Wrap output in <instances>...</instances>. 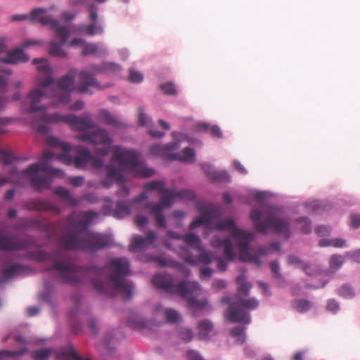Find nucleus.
<instances>
[{
	"instance_id": "obj_63",
	"label": "nucleus",
	"mask_w": 360,
	"mask_h": 360,
	"mask_svg": "<svg viewBox=\"0 0 360 360\" xmlns=\"http://www.w3.org/2000/svg\"><path fill=\"white\" fill-rule=\"evenodd\" d=\"M316 231L319 235H320L321 236H327L330 233V229L329 227H328L327 226L321 225V226H319L316 228Z\"/></svg>"
},
{
	"instance_id": "obj_33",
	"label": "nucleus",
	"mask_w": 360,
	"mask_h": 360,
	"mask_svg": "<svg viewBox=\"0 0 360 360\" xmlns=\"http://www.w3.org/2000/svg\"><path fill=\"white\" fill-rule=\"evenodd\" d=\"M183 240L187 245L197 250H202L201 240L197 235L192 233H187L183 236Z\"/></svg>"
},
{
	"instance_id": "obj_62",
	"label": "nucleus",
	"mask_w": 360,
	"mask_h": 360,
	"mask_svg": "<svg viewBox=\"0 0 360 360\" xmlns=\"http://www.w3.org/2000/svg\"><path fill=\"white\" fill-rule=\"evenodd\" d=\"M89 20L92 22H97L98 20V13H97V8L94 4L91 6L90 11H89Z\"/></svg>"
},
{
	"instance_id": "obj_5",
	"label": "nucleus",
	"mask_w": 360,
	"mask_h": 360,
	"mask_svg": "<svg viewBox=\"0 0 360 360\" xmlns=\"http://www.w3.org/2000/svg\"><path fill=\"white\" fill-rule=\"evenodd\" d=\"M153 285L158 288L164 290L172 295H179L188 300L189 308L192 310L194 316L198 315V312L205 309L207 304V300H197L195 297L198 296L202 291L200 284L198 282L181 281L176 283L174 278L169 274H156L152 279Z\"/></svg>"
},
{
	"instance_id": "obj_21",
	"label": "nucleus",
	"mask_w": 360,
	"mask_h": 360,
	"mask_svg": "<svg viewBox=\"0 0 360 360\" xmlns=\"http://www.w3.org/2000/svg\"><path fill=\"white\" fill-rule=\"evenodd\" d=\"M79 78L80 84L77 87V91L79 93L84 94L89 92V87H94L99 90L105 88L99 84L92 74L88 72H81L79 75Z\"/></svg>"
},
{
	"instance_id": "obj_14",
	"label": "nucleus",
	"mask_w": 360,
	"mask_h": 360,
	"mask_svg": "<svg viewBox=\"0 0 360 360\" xmlns=\"http://www.w3.org/2000/svg\"><path fill=\"white\" fill-rule=\"evenodd\" d=\"M98 215L95 211L73 212L68 218V224L70 227L78 229L79 236L87 231L90 223ZM69 229L67 230V231ZM72 232H74L71 230Z\"/></svg>"
},
{
	"instance_id": "obj_60",
	"label": "nucleus",
	"mask_w": 360,
	"mask_h": 360,
	"mask_svg": "<svg viewBox=\"0 0 360 360\" xmlns=\"http://www.w3.org/2000/svg\"><path fill=\"white\" fill-rule=\"evenodd\" d=\"M148 199V196L145 192L141 193L139 195L136 196L134 199H131L129 200V204L130 206H132L135 204H138L141 202L143 200H146Z\"/></svg>"
},
{
	"instance_id": "obj_46",
	"label": "nucleus",
	"mask_w": 360,
	"mask_h": 360,
	"mask_svg": "<svg viewBox=\"0 0 360 360\" xmlns=\"http://www.w3.org/2000/svg\"><path fill=\"white\" fill-rule=\"evenodd\" d=\"M165 314L166 320L169 323H176L181 318L180 314L176 310L171 308H167Z\"/></svg>"
},
{
	"instance_id": "obj_42",
	"label": "nucleus",
	"mask_w": 360,
	"mask_h": 360,
	"mask_svg": "<svg viewBox=\"0 0 360 360\" xmlns=\"http://www.w3.org/2000/svg\"><path fill=\"white\" fill-rule=\"evenodd\" d=\"M27 352V349L18 351L0 350V360L7 359L11 357H18Z\"/></svg>"
},
{
	"instance_id": "obj_47",
	"label": "nucleus",
	"mask_w": 360,
	"mask_h": 360,
	"mask_svg": "<svg viewBox=\"0 0 360 360\" xmlns=\"http://www.w3.org/2000/svg\"><path fill=\"white\" fill-rule=\"evenodd\" d=\"M98 44H85L82 52V56H89L96 54L99 50Z\"/></svg>"
},
{
	"instance_id": "obj_54",
	"label": "nucleus",
	"mask_w": 360,
	"mask_h": 360,
	"mask_svg": "<svg viewBox=\"0 0 360 360\" xmlns=\"http://www.w3.org/2000/svg\"><path fill=\"white\" fill-rule=\"evenodd\" d=\"M160 89L166 94H169V95L176 94V91L175 86L171 82L160 85Z\"/></svg>"
},
{
	"instance_id": "obj_37",
	"label": "nucleus",
	"mask_w": 360,
	"mask_h": 360,
	"mask_svg": "<svg viewBox=\"0 0 360 360\" xmlns=\"http://www.w3.org/2000/svg\"><path fill=\"white\" fill-rule=\"evenodd\" d=\"M236 283L239 285L238 292L243 295H248L251 289V284L245 281V276L240 275L236 278Z\"/></svg>"
},
{
	"instance_id": "obj_19",
	"label": "nucleus",
	"mask_w": 360,
	"mask_h": 360,
	"mask_svg": "<svg viewBox=\"0 0 360 360\" xmlns=\"http://www.w3.org/2000/svg\"><path fill=\"white\" fill-rule=\"evenodd\" d=\"M24 208L29 211H51L56 214H60L61 212V210L58 206L40 198L31 202H25Z\"/></svg>"
},
{
	"instance_id": "obj_7",
	"label": "nucleus",
	"mask_w": 360,
	"mask_h": 360,
	"mask_svg": "<svg viewBox=\"0 0 360 360\" xmlns=\"http://www.w3.org/2000/svg\"><path fill=\"white\" fill-rule=\"evenodd\" d=\"M46 12V9L45 8H35L31 12L30 20L32 22H39L42 25H49L54 31L55 36L60 39V43L58 44L53 41H51L49 53L53 56L65 57L67 54L63 49L62 46L66 44L70 34V30L66 26H60L58 20L44 15Z\"/></svg>"
},
{
	"instance_id": "obj_26",
	"label": "nucleus",
	"mask_w": 360,
	"mask_h": 360,
	"mask_svg": "<svg viewBox=\"0 0 360 360\" xmlns=\"http://www.w3.org/2000/svg\"><path fill=\"white\" fill-rule=\"evenodd\" d=\"M201 168L206 175H207L211 179L214 181H220L224 179L225 177L229 181L230 177L226 173H221L214 170L213 167L210 164H202Z\"/></svg>"
},
{
	"instance_id": "obj_56",
	"label": "nucleus",
	"mask_w": 360,
	"mask_h": 360,
	"mask_svg": "<svg viewBox=\"0 0 360 360\" xmlns=\"http://www.w3.org/2000/svg\"><path fill=\"white\" fill-rule=\"evenodd\" d=\"M148 222V218L141 214H137L134 217V223L140 228L143 227Z\"/></svg>"
},
{
	"instance_id": "obj_34",
	"label": "nucleus",
	"mask_w": 360,
	"mask_h": 360,
	"mask_svg": "<svg viewBox=\"0 0 360 360\" xmlns=\"http://www.w3.org/2000/svg\"><path fill=\"white\" fill-rule=\"evenodd\" d=\"M130 207L127 205L124 202L120 201L117 202L113 215L118 218L122 219L130 214Z\"/></svg>"
},
{
	"instance_id": "obj_55",
	"label": "nucleus",
	"mask_w": 360,
	"mask_h": 360,
	"mask_svg": "<svg viewBox=\"0 0 360 360\" xmlns=\"http://www.w3.org/2000/svg\"><path fill=\"white\" fill-rule=\"evenodd\" d=\"M0 159L6 165H9L12 162V154L6 150L0 149Z\"/></svg>"
},
{
	"instance_id": "obj_6",
	"label": "nucleus",
	"mask_w": 360,
	"mask_h": 360,
	"mask_svg": "<svg viewBox=\"0 0 360 360\" xmlns=\"http://www.w3.org/2000/svg\"><path fill=\"white\" fill-rule=\"evenodd\" d=\"M110 238L106 234L86 231L79 236L77 232L68 230L59 240L60 247L66 250H82L94 252L108 247Z\"/></svg>"
},
{
	"instance_id": "obj_15",
	"label": "nucleus",
	"mask_w": 360,
	"mask_h": 360,
	"mask_svg": "<svg viewBox=\"0 0 360 360\" xmlns=\"http://www.w3.org/2000/svg\"><path fill=\"white\" fill-rule=\"evenodd\" d=\"M57 158L67 165L74 164L77 169H85L92 160V154L88 149L78 146L77 155L74 158H72L68 153H61L57 156Z\"/></svg>"
},
{
	"instance_id": "obj_49",
	"label": "nucleus",
	"mask_w": 360,
	"mask_h": 360,
	"mask_svg": "<svg viewBox=\"0 0 360 360\" xmlns=\"http://www.w3.org/2000/svg\"><path fill=\"white\" fill-rule=\"evenodd\" d=\"M51 349H41L37 350L33 354V358L34 360H46L52 353Z\"/></svg>"
},
{
	"instance_id": "obj_20",
	"label": "nucleus",
	"mask_w": 360,
	"mask_h": 360,
	"mask_svg": "<svg viewBox=\"0 0 360 360\" xmlns=\"http://www.w3.org/2000/svg\"><path fill=\"white\" fill-rule=\"evenodd\" d=\"M30 247L27 240H18L13 237L4 236L0 234V250H24Z\"/></svg>"
},
{
	"instance_id": "obj_36",
	"label": "nucleus",
	"mask_w": 360,
	"mask_h": 360,
	"mask_svg": "<svg viewBox=\"0 0 360 360\" xmlns=\"http://www.w3.org/2000/svg\"><path fill=\"white\" fill-rule=\"evenodd\" d=\"M32 63L37 65V69L45 75H49L50 67L48 60L45 58H35Z\"/></svg>"
},
{
	"instance_id": "obj_58",
	"label": "nucleus",
	"mask_w": 360,
	"mask_h": 360,
	"mask_svg": "<svg viewBox=\"0 0 360 360\" xmlns=\"http://www.w3.org/2000/svg\"><path fill=\"white\" fill-rule=\"evenodd\" d=\"M212 270L207 266H202L200 269V276L202 279H208L211 277Z\"/></svg>"
},
{
	"instance_id": "obj_30",
	"label": "nucleus",
	"mask_w": 360,
	"mask_h": 360,
	"mask_svg": "<svg viewBox=\"0 0 360 360\" xmlns=\"http://www.w3.org/2000/svg\"><path fill=\"white\" fill-rule=\"evenodd\" d=\"M79 32H85L87 35L101 34L103 33V30L101 25L98 22H92L89 25H83L77 29Z\"/></svg>"
},
{
	"instance_id": "obj_32",
	"label": "nucleus",
	"mask_w": 360,
	"mask_h": 360,
	"mask_svg": "<svg viewBox=\"0 0 360 360\" xmlns=\"http://www.w3.org/2000/svg\"><path fill=\"white\" fill-rule=\"evenodd\" d=\"M100 117L108 125L115 127H120L121 126V122L107 110H102L100 112Z\"/></svg>"
},
{
	"instance_id": "obj_27",
	"label": "nucleus",
	"mask_w": 360,
	"mask_h": 360,
	"mask_svg": "<svg viewBox=\"0 0 360 360\" xmlns=\"http://www.w3.org/2000/svg\"><path fill=\"white\" fill-rule=\"evenodd\" d=\"M117 163L119 164V167H117L112 164H110L105 166V169L107 172L108 176L113 179L114 180L121 181L123 178L122 172L124 170H127V169L123 168L119 162Z\"/></svg>"
},
{
	"instance_id": "obj_24",
	"label": "nucleus",
	"mask_w": 360,
	"mask_h": 360,
	"mask_svg": "<svg viewBox=\"0 0 360 360\" xmlns=\"http://www.w3.org/2000/svg\"><path fill=\"white\" fill-rule=\"evenodd\" d=\"M194 130L197 132H207L210 131L212 136L217 138L222 137L220 128L217 125H212V127H210L208 124L200 122L195 124Z\"/></svg>"
},
{
	"instance_id": "obj_38",
	"label": "nucleus",
	"mask_w": 360,
	"mask_h": 360,
	"mask_svg": "<svg viewBox=\"0 0 360 360\" xmlns=\"http://www.w3.org/2000/svg\"><path fill=\"white\" fill-rule=\"evenodd\" d=\"M292 304L293 308L300 313L306 312L311 306L309 301L303 299L295 300Z\"/></svg>"
},
{
	"instance_id": "obj_25",
	"label": "nucleus",
	"mask_w": 360,
	"mask_h": 360,
	"mask_svg": "<svg viewBox=\"0 0 360 360\" xmlns=\"http://www.w3.org/2000/svg\"><path fill=\"white\" fill-rule=\"evenodd\" d=\"M54 193L60 197L63 201L68 205L75 207L77 201L70 195L68 189L59 186L54 190Z\"/></svg>"
},
{
	"instance_id": "obj_1",
	"label": "nucleus",
	"mask_w": 360,
	"mask_h": 360,
	"mask_svg": "<svg viewBox=\"0 0 360 360\" xmlns=\"http://www.w3.org/2000/svg\"><path fill=\"white\" fill-rule=\"evenodd\" d=\"M49 259L53 264L47 270L58 271L59 278L63 282L77 285L94 276L91 279V283L97 292L110 295L108 290L110 289L121 293L125 300L132 297L134 287L131 282L125 278V276L130 274L129 263L127 258H113L108 262L106 267L110 275L105 282L102 281L104 274L103 269L96 266L81 268L72 262L62 260L63 257L60 250L51 255L46 252H40L37 255V259L39 261H46Z\"/></svg>"
},
{
	"instance_id": "obj_53",
	"label": "nucleus",
	"mask_w": 360,
	"mask_h": 360,
	"mask_svg": "<svg viewBox=\"0 0 360 360\" xmlns=\"http://www.w3.org/2000/svg\"><path fill=\"white\" fill-rule=\"evenodd\" d=\"M297 222L303 223V226L301 227V231L303 233L307 234L311 231V222L306 217H301L298 219Z\"/></svg>"
},
{
	"instance_id": "obj_44",
	"label": "nucleus",
	"mask_w": 360,
	"mask_h": 360,
	"mask_svg": "<svg viewBox=\"0 0 360 360\" xmlns=\"http://www.w3.org/2000/svg\"><path fill=\"white\" fill-rule=\"evenodd\" d=\"M338 295L347 299H351L354 297L355 293L353 288L347 285H342L338 290Z\"/></svg>"
},
{
	"instance_id": "obj_57",
	"label": "nucleus",
	"mask_w": 360,
	"mask_h": 360,
	"mask_svg": "<svg viewBox=\"0 0 360 360\" xmlns=\"http://www.w3.org/2000/svg\"><path fill=\"white\" fill-rule=\"evenodd\" d=\"M271 271L277 279L281 278V274L279 273V264L277 261H274L270 265Z\"/></svg>"
},
{
	"instance_id": "obj_29",
	"label": "nucleus",
	"mask_w": 360,
	"mask_h": 360,
	"mask_svg": "<svg viewBox=\"0 0 360 360\" xmlns=\"http://www.w3.org/2000/svg\"><path fill=\"white\" fill-rule=\"evenodd\" d=\"M64 360H89V359H84L80 356L74 349L73 346L70 345L67 348L64 349L58 355Z\"/></svg>"
},
{
	"instance_id": "obj_35",
	"label": "nucleus",
	"mask_w": 360,
	"mask_h": 360,
	"mask_svg": "<svg viewBox=\"0 0 360 360\" xmlns=\"http://www.w3.org/2000/svg\"><path fill=\"white\" fill-rule=\"evenodd\" d=\"M47 143L51 146L60 148L63 152V153H68V152L71 150L70 144L68 143H61L54 136H49L47 139Z\"/></svg>"
},
{
	"instance_id": "obj_28",
	"label": "nucleus",
	"mask_w": 360,
	"mask_h": 360,
	"mask_svg": "<svg viewBox=\"0 0 360 360\" xmlns=\"http://www.w3.org/2000/svg\"><path fill=\"white\" fill-rule=\"evenodd\" d=\"M198 329L199 339L205 340L208 338L210 333L212 331L213 324L210 321L205 319L198 323Z\"/></svg>"
},
{
	"instance_id": "obj_9",
	"label": "nucleus",
	"mask_w": 360,
	"mask_h": 360,
	"mask_svg": "<svg viewBox=\"0 0 360 360\" xmlns=\"http://www.w3.org/2000/svg\"><path fill=\"white\" fill-rule=\"evenodd\" d=\"M112 162H119L123 168L135 172L139 176L148 178L155 174L153 169L147 167L139 161L138 154L134 150L115 146L111 156Z\"/></svg>"
},
{
	"instance_id": "obj_45",
	"label": "nucleus",
	"mask_w": 360,
	"mask_h": 360,
	"mask_svg": "<svg viewBox=\"0 0 360 360\" xmlns=\"http://www.w3.org/2000/svg\"><path fill=\"white\" fill-rule=\"evenodd\" d=\"M342 264V257L341 255H334L330 257V270L334 273L335 272Z\"/></svg>"
},
{
	"instance_id": "obj_23",
	"label": "nucleus",
	"mask_w": 360,
	"mask_h": 360,
	"mask_svg": "<svg viewBox=\"0 0 360 360\" xmlns=\"http://www.w3.org/2000/svg\"><path fill=\"white\" fill-rule=\"evenodd\" d=\"M29 57L25 54L22 49H15L8 53L7 57L1 58L4 63L16 64L19 62H27Z\"/></svg>"
},
{
	"instance_id": "obj_52",
	"label": "nucleus",
	"mask_w": 360,
	"mask_h": 360,
	"mask_svg": "<svg viewBox=\"0 0 360 360\" xmlns=\"http://www.w3.org/2000/svg\"><path fill=\"white\" fill-rule=\"evenodd\" d=\"M143 79V75L138 71L131 70L129 75V80L133 83L141 82Z\"/></svg>"
},
{
	"instance_id": "obj_10",
	"label": "nucleus",
	"mask_w": 360,
	"mask_h": 360,
	"mask_svg": "<svg viewBox=\"0 0 360 360\" xmlns=\"http://www.w3.org/2000/svg\"><path fill=\"white\" fill-rule=\"evenodd\" d=\"M160 200L158 203H152L148 202L146 204L144 208L149 210V214L154 216L155 219L156 226L158 228H166V220L163 214V210L170 207L174 200L177 197H188L192 198L193 193L188 190H182L176 191L165 188L162 192L160 193Z\"/></svg>"
},
{
	"instance_id": "obj_31",
	"label": "nucleus",
	"mask_w": 360,
	"mask_h": 360,
	"mask_svg": "<svg viewBox=\"0 0 360 360\" xmlns=\"http://www.w3.org/2000/svg\"><path fill=\"white\" fill-rule=\"evenodd\" d=\"M39 222L32 218H22L20 221L14 225V229L17 231L27 229L31 227L37 226Z\"/></svg>"
},
{
	"instance_id": "obj_43",
	"label": "nucleus",
	"mask_w": 360,
	"mask_h": 360,
	"mask_svg": "<svg viewBox=\"0 0 360 360\" xmlns=\"http://www.w3.org/2000/svg\"><path fill=\"white\" fill-rule=\"evenodd\" d=\"M22 266L19 264H13L2 271V274L6 278H12L21 271Z\"/></svg>"
},
{
	"instance_id": "obj_8",
	"label": "nucleus",
	"mask_w": 360,
	"mask_h": 360,
	"mask_svg": "<svg viewBox=\"0 0 360 360\" xmlns=\"http://www.w3.org/2000/svg\"><path fill=\"white\" fill-rule=\"evenodd\" d=\"M279 212L278 208L270 207L266 217L263 221H261L262 212L257 208L252 209L250 213V219L256 232L266 234L269 229H271L288 238L290 234V224L286 220L276 216Z\"/></svg>"
},
{
	"instance_id": "obj_16",
	"label": "nucleus",
	"mask_w": 360,
	"mask_h": 360,
	"mask_svg": "<svg viewBox=\"0 0 360 360\" xmlns=\"http://www.w3.org/2000/svg\"><path fill=\"white\" fill-rule=\"evenodd\" d=\"M77 137L83 141L94 145L103 144L110 146L112 139L108 132L103 129H98L91 132H82Z\"/></svg>"
},
{
	"instance_id": "obj_22",
	"label": "nucleus",
	"mask_w": 360,
	"mask_h": 360,
	"mask_svg": "<svg viewBox=\"0 0 360 360\" xmlns=\"http://www.w3.org/2000/svg\"><path fill=\"white\" fill-rule=\"evenodd\" d=\"M210 243L214 248H223L224 255L229 262L233 260L235 258V253L233 250V243L230 238H226L221 240L218 236H214L211 239Z\"/></svg>"
},
{
	"instance_id": "obj_4",
	"label": "nucleus",
	"mask_w": 360,
	"mask_h": 360,
	"mask_svg": "<svg viewBox=\"0 0 360 360\" xmlns=\"http://www.w3.org/2000/svg\"><path fill=\"white\" fill-rule=\"evenodd\" d=\"M54 157L53 152L46 150L42 155V162L34 163L21 172L15 168L12 169L9 177H0V188L8 182L20 184V176H22L29 178L33 186L37 190L49 188L51 184L52 177L63 178L64 176L61 169L52 168L49 165L48 160Z\"/></svg>"
},
{
	"instance_id": "obj_50",
	"label": "nucleus",
	"mask_w": 360,
	"mask_h": 360,
	"mask_svg": "<svg viewBox=\"0 0 360 360\" xmlns=\"http://www.w3.org/2000/svg\"><path fill=\"white\" fill-rule=\"evenodd\" d=\"M179 335L180 339L185 342H190L193 337L192 330L188 328L180 329L179 331Z\"/></svg>"
},
{
	"instance_id": "obj_2",
	"label": "nucleus",
	"mask_w": 360,
	"mask_h": 360,
	"mask_svg": "<svg viewBox=\"0 0 360 360\" xmlns=\"http://www.w3.org/2000/svg\"><path fill=\"white\" fill-rule=\"evenodd\" d=\"M220 210L214 207L208 206L204 213L195 218L190 224L189 229L193 230L201 225L205 226V236H208L211 231L229 230L231 237L234 240L236 246L239 251L240 259L243 262H250L257 266L262 264L260 257L268 254L269 249L274 251L280 250V243L278 241H274L269 244V248H259L255 255L248 252L249 245L254 238V233L249 231L239 229L235 221L231 219H224L214 223V219L220 216Z\"/></svg>"
},
{
	"instance_id": "obj_17",
	"label": "nucleus",
	"mask_w": 360,
	"mask_h": 360,
	"mask_svg": "<svg viewBox=\"0 0 360 360\" xmlns=\"http://www.w3.org/2000/svg\"><path fill=\"white\" fill-rule=\"evenodd\" d=\"M200 255L195 257L186 247H182L180 256L188 264L197 265L199 263L208 264L212 262L214 254L205 250L202 247V250H198Z\"/></svg>"
},
{
	"instance_id": "obj_64",
	"label": "nucleus",
	"mask_w": 360,
	"mask_h": 360,
	"mask_svg": "<svg viewBox=\"0 0 360 360\" xmlns=\"http://www.w3.org/2000/svg\"><path fill=\"white\" fill-rule=\"evenodd\" d=\"M351 224L354 229H357L360 226V214L351 215Z\"/></svg>"
},
{
	"instance_id": "obj_39",
	"label": "nucleus",
	"mask_w": 360,
	"mask_h": 360,
	"mask_svg": "<svg viewBox=\"0 0 360 360\" xmlns=\"http://www.w3.org/2000/svg\"><path fill=\"white\" fill-rule=\"evenodd\" d=\"M245 328L236 326L231 331V335L236 338V342L239 345H243L245 342Z\"/></svg>"
},
{
	"instance_id": "obj_11",
	"label": "nucleus",
	"mask_w": 360,
	"mask_h": 360,
	"mask_svg": "<svg viewBox=\"0 0 360 360\" xmlns=\"http://www.w3.org/2000/svg\"><path fill=\"white\" fill-rule=\"evenodd\" d=\"M41 120L45 122L56 124L64 122L70 125L72 129L76 131H84L87 129H92L95 127V123L89 113H85L79 117L75 115H61L60 113L42 115Z\"/></svg>"
},
{
	"instance_id": "obj_13",
	"label": "nucleus",
	"mask_w": 360,
	"mask_h": 360,
	"mask_svg": "<svg viewBox=\"0 0 360 360\" xmlns=\"http://www.w3.org/2000/svg\"><path fill=\"white\" fill-rule=\"evenodd\" d=\"M258 305V301L254 298L243 299L238 302H232L226 311L225 315L229 321L232 323L249 324L251 321L250 317L244 310V308L255 309Z\"/></svg>"
},
{
	"instance_id": "obj_18",
	"label": "nucleus",
	"mask_w": 360,
	"mask_h": 360,
	"mask_svg": "<svg viewBox=\"0 0 360 360\" xmlns=\"http://www.w3.org/2000/svg\"><path fill=\"white\" fill-rule=\"evenodd\" d=\"M156 238L155 232L151 230L147 232L146 238L141 236H135L133 237L131 243L129 246V250L131 252L145 250L149 245L153 244Z\"/></svg>"
},
{
	"instance_id": "obj_61",
	"label": "nucleus",
	"mask_w": 360,
	"mask_h": 360,
	"mask_svg": "<svg viewBox=\"0 0 360 360\" xmlns=\"http://www.w3.org/2000/svg\"><path fill=\"white\" fill-rule=\"evenodd\" d=\"M69 182L71 185L75 187L82 186L84 182V179L82 176H74L69 179Z\"/></svg>"
},
{
	"instance_id": "obj_51",
	"label": "nucleus",
	"mask_w": 360,
	"mask_h": 360,
	"mask_svg": "<svg viewBox=\"0 0 360 360\" xmlns=\"http://www.w3.org/2000/svg\"><path fill=\"white\" fill-rule=\"evenodd\" d=\"M304 273L308 276H314L320 273V269L316 265L304 264L302 267Z\"/></svg>"
},
{
	"instance_id": "obj_12",
	"label": "nucleus",
	"mask_w": 360,
	"mask_h": 360,
	"mask_svg": "<svg viewBox=\"0 0 360 360\" xmlns=\"http://www.w3.org/2000/svg\"><path fill=\"white\" fill-rule=\"evenodd\" d=\"M179 145L177 142H172L165 145L154 144L150 147V153L160 156L166 160H179L182 162L192 163L195 162V153L191 148H185L181 153H171Z\"/></svg>"
},
{
	"instance_id": "obj_48",
	"label": "nucleus",
	"mask_w": 360,
	"mask_h": 360,
	"mask_svg": "<svg viewBox=\"0 0 360 360\" xmlns=\"http://www.w3.org/2000/svg\"><path fill=\"white\" fill-rule=\"evenodd\" d=\"M153 259L161 267L175 266L176 262L161 256L154 257Z\"/></svg>"
},
{
	"instance_id": "obj_3",
	"label": "nucleus",
	"mask_w": 360,
	"mask_h": 360,
	"mask_svg": "<svg viewBox=\"0 0 360 360\" xmlns=\"http://www.w3.org/2000/svg\"><path fill=\"white\" fill-rule=\"evenodd\" d=\"M76 70H70L67 75L59 79L58 87L49 93V86L53 83V79L48 77L45 81L39 84V86L32 89L27 96L30 101V106L24 108L27 112L33 113L38 111H45L46 107L38 103L45 97L55 98L58 103L67 104L70 101V91L74 89Z\"/></svg>"
},
{
	"instance_id": "obj_41",
	"label": "nucleus",
	"mask_w": 360,
	"mask_h": 360,
	"mask_svg": "<svg viewBox=\"0 0 360 360\" xmlns=\"http://www.w3.org/2000/svg\"><path fill=\"white\" fill-rule=\"evenodd\" d=\"M102 70L103 72L109 75H114L119 73L122 68L121 66L114 63H103L102 64Z\"/></svg>"
},
{
	"instance_id": "obj_40",
	"label": "nucleus",
	"mask_w": 360,
	"mask_h": 360,
	"mask_svg": "<svg viewBox=\"0 0 360 360\" xmlns=\"http://www.w3.org/2000/svg\"><path fill=\"white\" fill-rule=\"evenodd\" d=\"M144 188L147 191L155 190L160 194L165 188V184L162 181H152L144 185Z\"/></svg>"
},
{
	"instance_id": "obj_59",
	"label": "nucleus",
	"mask_w": 360,
	"mask_h": 360,
	"mask_svg": "<svg viewBox=\"0 0 360 360\" xmlns=\"http://www.w3.org/2000/svg\"><path fill=\"white\" fill-rule=\"evenodd\" d=\"M327 310L335 313L339 309L338 303L333 299L329 300L326 306Z\"/></svg>"
}]
</instances>
